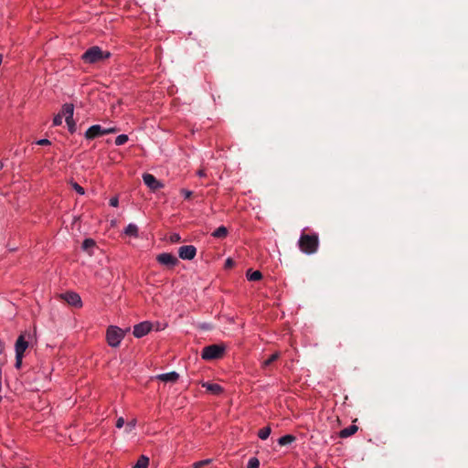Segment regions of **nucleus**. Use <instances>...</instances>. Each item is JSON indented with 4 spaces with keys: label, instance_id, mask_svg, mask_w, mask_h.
I'll return each instance as SVG.
<instances>
[{
    "label": "nucleus",
    "instance_id": "nucleus-1",
    "mask_svg": "<svg viewBox=\"0 0 468 468\" xmlns=\"http://www.w3.org/2000/svg\"><path fill=\"white\" fill-rule=\"evenodd\" d=\"M297 244L303 253L307 255L314 254L319 248V236L317 233L306 234L302 232Z\"/></svg>",
    "mask_w": 468,
    "mask_h": 468
},
{
    "label": "nucleus",
    "instance_id": "nucleus-2",
    "mask_svg": "<svg viewBox=\"0 0 468 468\" xmlns=\"http://www.w3.org/2000/svg\"><path fill=\"white\" fill-rule=\"evenodd\" d=\"M112 57V53L108 50H103L99 46H92L89 48L82 55L81 60L87 64H95L108 59Z\"/></svg>",
    "mask_w": 468,
    "mask_h": 468
},
{
    "label": "nucleus",
    "instance_id": "nucleus-3",
    "mask_svg": "<svg viewBox=\"0 0 468 468\" xmlns=\"http://www.w3.org/2000/svg\"><path fill=\"white\" fill-rule=\"evenodd\" d=\"M126 331L116 325H110L106 330V341L111 347H118L125 336Z\"/></svg>",
    "mask_w": 468,
    "mask_h": 468
},
{
    "label": "nucleus",
    "instance_id": "nucleus-4",
    "mask_svg": "<svg viewBox=\"0 0 468 468\" xmlns=\"http://www.w3.org/2000/svg\"><path fill=\"white\" fill-rule=\"evenodd\" d=\"M226 351L224 345H209L205 346L201 352V358L204 360H214L221 358Z\"/></svg>",
    "mask_w": 468,
    "mask_h": 468
},
{
    "label": "nucleus",
    "instance_id": "nucleus-5",
    "mask_svg": "<svg viewBox=\"0 0 468 468\" xmlns=\"http://www.w3.org/2000/svg\"><path fill=\"white\" fill-rule=\"evenodd\" d=\"M60 298L63 299L69 305L76 308H81L83 305L80 295L72 291H68L64 293H61Z\"/></svg>",
    "mask_w": 468,
    "mask_h": 468
},
{
    "label": "nucleus",
    "instance_id": "nucleus-6",
    "mask_svg": "<svg viewBox=\"0 0 468 468\" xmlns=\"http://www.w3.org/2000/svg\"><path fill=\"white\" fill-rule=\"evenodd\" d=\"M156 261L159 264L173 268L178 263L177 258L169 252H163L156 256Z\"/></svg>",
    "mask_w": 468,
    "mask_h": 468
},
{
    "label": "nucleus",
    "instance_id": "nucleus-7",
    "mask_svg": "<svg viewBox=\"0 0 468 468\" xmlns=\"http://www.w3.org/2000/svg\"><path fill=\"white\" fill-rule=\"evenodd\" d=\"M152 323L149 321L141 322L133 326V334L136 338H142L152 330Z\"/></svg>",
    "mask_w": 468,
    "mask_h": 468
},
{
    "label": "nucleus",
    "instance_id": "nucleus-8",
    "mask_svg": "<svg viewBox=\"0 0 468 468\" xmlns=\"http://www.w3.org/2000/svg\"><path fill=\"white\" fill-rule=\"evenodd\" d=\"M197 255V248L193 245H184L178 249V256L182 260L191 261Z\"/></svg>",
    "mask_w": 468,
    "mask_h": 468
},
{
    "label": "nucleus",
    "instance_id": "nucleus-9",
    "mask_svg": "<svg viewBox=\"0 0 468 468\" xmlns=\"http://www.w3.org/2000/svg\"><path fill=\"white\" fill-rule=\"evenodd\" d=\"M143 181L144 185L149 187L151 190L155 191L162 187H164V184L157 180L154 176L152 174L145 173L143 175Z\"/></svg>",
    "mask_w": 468,
    "mask_h": 468
},
{
    "label": "nucleus",
    "instance_id": "nucleus-10",
    "mask_svg": "<svg viewBox=\"0 0 468 468\" xmlns=\"http://www.w3.org/2000/svg\"><path fill=\"white\" fill-rule=\"evenodd\" d=\"M104 135V128H102L99 124H94L90 126L86 132H85V137L88 140L94 139L96 137Z\"/></svg>",
    "mask_w": 468,
    "mask_h": 468
},
{
    "label": "nucleus",
    "instance_id": "nucleus-11",
    "mask_svg": "<svg viewBox=\"0 0 468 468\" xmlns=\"http://www.w3.org/2000/svg\"><path fill=\"white\" fill-rule=\"evenodd\" d=\"M28 347V342L26 340L25 336L23 335H20L15 345V351L16 355H23L27 348Z\"/></svg>",
    "mask_w": 468,
    "mask_h": 468
},
{
    "label": "nucleus",
    "instance_id": "nucleus-12",
    "mask_svg": "<svg viewBox=\"0 0 468 468\" xmlns=\"http://www.w3.org/2000/svg\"><path fill=\"white\" fill-rule=\"evenodd\" d=\"M155 378L165 383H175L178 380L179 374L176 371H171L168 373L159 374Z\"/></svg>",
    "mask_w": 468,
    "mask_h": 468
},
{
    "label": "nucleus",
    "instance_id": "nucleus-13",
    "mask_svg": "<svg viewBox=\"0 0 468 468\" xmlns=\"http://www.w3.org/2000/svg\"><path fill=\"white\" fill-rule=\"evenodd\" d=\"M201 386L214 395H219L223 392V388L217 383L203 382Z\"/></svg>",
    "mask_w": 468,
    "mask_h": 468
},
{
    "label": "nucleus",
    "instance_id": "nucleus-14",
    "mask_svg": "<svg viewBox=\"0 0 468 468\" xmlns=\"http://www.w3.org/2000/svg\"><path fill=\"white\" fill-rule=\"evenodd\" d=\"M358 430V427L355 424H351L346 428H344L339 431V437L341 439L348 438L352 435H354Z\"/></svg>",
    "mask_w": 468,
    "mask_h": 468
},
{
    "label": "nucleus",
    "instance_id": "nucleus-15",
    "mask_svg": "<svg viewBox=\"0 0 468 468\" xmlns=\"http://www.w3.org/2000/svg\"><path fill=\"white\" fill-rule=\"evenodd\" d=\"M60 114L65 117V120L71 119L74 114V105L72 103H65L62 106Z\"/></svg>",
    "mask_w": 468,
    "mask_h": 468
},
{
    "label": "nucleus",
    "instance_id": "nucleus-16",
    "mask_svg": "<svg viewBox=\"0 0 468 468\" xmlns=\"http://www.w3.org/2000/svg\"><path fill=\"white\" fill-rule=\"evenodd\" d=\"M246 277L249 281L256 282L262 278V273L260 271L248 270Z\"/></svg>",
    "mask_w": 468,
    "mask_h": 468
},
{
    "label": "nucleus",
    "instance_id": "nucleus-17",
    "mask_svg": "<svg viewBox=\"0 0 468 468\" xmlns=\"http://www.w3.org/2000/svg\"><path fill=\"white\" fill-rule=\"evenodd\" d=\"M123 232L127 236L138 237V227L135 224H133V223H130L124 229Z\"/></svg>",
    "mask_w": 468,
    "mask_h": 468
},
{
    "label": "nucleus",
    "instance_id": "nucleus-18",
    "mask_svg": "<svg viewBox=\"0 0 468 468\" xmlns=\"http://www.w3.org/2000/svg\"><path fill=\"white\" fill-rule=\"evenodd\" d=\"M228 229L224 226H220L212 232V236L217 239H222L227 237Z\"/></svg>",
    "mask_w": 468,
    "mask_h": 468
},
{
    "label": "nucleus",
    "instance_id": "nucleus-19",
    "mask_svg": "<svg viewBox=\"0 0 468 468\" xmlns=\"http://www.w3.org/2000/svg\"><path fill=\"white\" fill-rule=\"evenodd\" d=\"M280 356H281L280 352H275L272 355H271L266 360H264L261 363V368L264 369V368L268 367L271 363L276 361L280 357Z\"/></svg>",
    "mask_w": 468,
    "mask_h": 468
},
{
    "label": "nucleus",
    "instance_id": "nucleus-20",
    "mask_svg": "<svg viewBox=\"0 0 468 468\" xmlns=\"http://www.w3.org/2000/svg\"><path fill=\"white\" fill-rule=\"evenodd\" d=\"M149 464V458L145 455H141L133 468H147Z\"/></svg>",
    "mask_w": 468,
    "mask_h": 468
},
{
    "label": "nucleus",
    "instance_id": "nucleus-21",
    "mask_svg": "<svg viewBox=\"0 0 468 468\" xmlns=\"http://www.w3.org/2000/svg\"><path fill=\"white\" fill-rule=\"evenodd\" d=\"M295 440H296L295 436H293L292 434H286V435L282 436L281 438H279L278 443L280 445L283 446V445L291 444Z\"/></svg>",
    "mask_w": 468,
    "mask_h": 468
},
{
    "label": "nucleus",
    "instance_id": "nucleus-22",
    "mask_svg": "<svg viewBox=\"0 0 468 468\" xmlns=\"http://www.w3.org/2000/svg\"><path fill=\"white\" fill-rule=\"evenodd\" d=\"M271 432V429L270 426H266L262 429H261L259 431H258V437L261 439V440H266L269 438L270 434Z\"/></svg>",
    "mask_w": 468,
    "mask_h": 468
},
{
    "label": "nucleus",
    "instance_id": "nucleus-23",
    "mask_svg": "<svg viewBox=\"0 0 468 468\" xmlns=\"http://www.w3.org/2000/svg\"><path fill=\"white\" fill-rule=\"evenodd\" d=\"M129 140L128 138V135L127 134H120L118 135L116 138H115V144L116 145H122L124 144L125 143H127Z\"/></svg>",
    "mask_w": 468,
    "mask_h": 468
},
{
    "label": "nucleus",
    "instance_id": "nucleus-24",
    "mask_svg": "<svg viewBox=\"0 0 468 468\" xmlns=\"http://www.w3.org/2000/svg\"><path fill=\"white\" fill-rule=\"evenodd\" d=\"M65 121L68 125L69 132L70 133H74L76 132V122H75L73 117L71 119H67Z\"/></svg>",
    "mask_w": 468,
    "mask_h": 468
},
{
    "label": "nucleus",
    "instance_id": "nucleus-25",
    "mask_svg": "<svg viewBox=\"0 0 468 468\" xmlns=\"http://www.w3.org/2000/svg\"><path fill=\"white\" fill-rule=\"evenodd\" d=\"M248 468H260V461L257 457H251L247 464Z\"/></svg>",
    "mask_w": 468,
    "mask_h": 468
},
{
    "label": "nucleus",
    "instance_id": "nucleus-26",
    "mask_svg": "<svg viewBox=\"0 0 468 468\" xmlns=\"http://www.w3.org/2000/svg\"><path fill=\"white\" fill-rule=\"evenodd\" d=\"M212 460L211 459H205V460H202V461H199V462H197L193 464V468H202L203 466L205 465H207L209 463H211Z\"/></svg>",
    "mask_w": 468,
    "mask_h": 468
},
{
    "label": "nucleus",
    "instance_id": "nucleus-27",
    "mask_svg": "<svg viewBox=\"0 0 468 468\" xmlns=\"http://www.w3.org/2000/svg\"><path fill=\"white\" fill-rule=\"evenodd\" d=\"M136 420L135 419H133L132 420L128 421L126 426H125V432L129 433L131 432L136 426Z\"/></svg>",
    "mask_w": 468,
    "mask_h": 468
},
{
    "label": "nucleus",
    "instance_id": "nucleus-28",
    "mask_svg": "<svg viewBox=\"0 0 468 468\" xmlns=\"http://www.w3.org/2000/svg\"><path fill=\"white\" fill-rule=\"evenodd\" d=\"M72 188L80 196L85 194L84 188L76 182L71 183Z\"/></svg>",
    "mask_w": 468,
    "mask_h": 468
},
{
    "label": "nucleus",
    "instance_id": "nucleus-29",
    "mask_svg": "<svg viewBox=\"0 0 468 468\" xmlns=\"http://www.w3.org/2000/svg\"><path fill=\"white\" fill-rule=\"evenodd\" d=\"M95 245V241L92 239H85L82 242V248L87 250Z\"/></svg>",
    "mask_w": 468,
    "mask_h": 468
},
{
    "label": "nucleus",
    "instance_id": "nucleus-30",
    "mask_svg": "<svg viewBox=\"0 0 468 468\" xmlns=\"http://www.w3.org/2000/svg\"><path fill=\"white\" fill-rule=\"evenodd\" d=\"M62 115L60 113L57 114L53 118V126H59L62 123Z\"/></svg>",
    "mask_w": 468,
    "mask_h": 468
},
{
    "label": "nucleus",
    "instance_id": "nucleus-31",
    "mask_svg": "<svg viewBox=\"0 0 468 468\" xmlns=\"http://www.w3.org/2000/svg\"><path fill=\"white\" fill-rule=\"evenodd\" d=\"M180 193L184 197L185 199L190 198L192 194H193V192L191 190H188V189H186V188H182L180 190Z\"/></svg>",
    "mask_w": 468,
    "mask_h": 468
},
{
    "label": "nucleus",
    "instance_id": "nucleus-32",
    "mask_svg": "<svg viewBox=\"0 0 468 468\" xmlns=\"http://www.w3.org/2000/svg\"><path fill=\"white\" fill-rule=\"evenodd\" d=\"M109 205L113 207H117L119 206V198L118 197H112L109 200Z\"/></svg>",
    "mask_w": 468,
    "mask_h": 468
},
{
    "label": "nucleus",
    "instance_id": "nucleus-33",
    "mask_svg": "<svg viewBox=\"0 0 468 468\" xmlns=\"http://www.w3.org/2000/svg\"><path fill=\"white\" fill-rule=\"evenodd\" d=\"M22 359H23V355L16 354V364H15L16 368L19 369L21 367Z\"/></svg>",
    "mask_w": 468,
    "mask_h": 468
},
{
    "label": "nucleus",
    "instance_id": "nucleus-34",
    "mask_svg": "<svg viewBox=\"0 0 468 468\" xmlns=\"http://www.w3.org/2000/svg\"><path fill=\"white\" fill-rule=\"evenodd\" d=\"M181 239V237L178 233H173L171 236H170V241L172 243H176V242H178L179 240Z\"/></svg>",
    "mask_w": 468,
    "mask_h": 468
},
{
    "label": "nucleus",
    "instance_id": "nucleus-35",
    "mask_svg": "<svg viewBox=\"0 0 468 468\" xmlns=\"http://www.w3.org/2000/svg\"><path fill=\"white\" fill-rule=\"evenodd\" d=\"M37 144L38 145H50L51 142L48 139H39L37 141Z\"/></svg>",
    "mask_w": 468,
    "mask_h": 468
},
{
    "label": "nucleus",
    "instance_id": "nucleus-36",
    "mask_svg": "<svg viewBox=\"0 0 468 468\" xmlns=\"http://www.w3.org/2000/svg\"><path fill=\"white\" fill-rule=\"evenodd\" d=\"M124 419L122 417H120L116 420V428L121 429L124 426Z\"/></svg>",
    "mask_w": 468,
    "mask_h": 468
},
{
    "label": "nucleus",
    "instance_id": "nucleus-37",
    "mask_svg": "<svg viewBox=\"0 0 468 468\" xmlns=\"http://www.w3.org/2000/svg\"><path fill=\"white\" fill-rule=\"evenodd\" d=\"M116 132H117V128L116 127H111V128L104 129V134L114 133Z\"/></svg>",
    "mask_w": 468,
    "mask_h": 468
},
{
    "label": "nucleus",
    "instance_id": "nucleus-38",
    "mask_svg": "<svg viewBox=\"0 0 468 468\" xmlns=\"http://www.w3.org/2000/svg\"><path fill=\"white\" fill-rule=\"evenodd\" d=\"M197 176L199 177H205L207 176L206 171L204 169H199L197 172Z\"/></svg>",
    "mask_w": 468,
    "mask_h": 468
},
{
    "label": "nucleus",
    "instance_id": "nucleus-39",
    "mask_svg": "<svg viewBox=\"0 0 468 468\" xmlns=\"http://www.w3.org/2000/svg\"><path fill=\"white\" fill-rule=\"evenodd\" d=\"M3 349H4V345H3L2 341L0 340V354H2Z\"/></svg>",
    "mask_w": 468,
    "mask_h": 468
},
{
    "label": "nucleus",
    "instance_id": "nucleus-40",
    "mask_svg": "<svg viewBox=\"0 0 468 468\" xmlns=\"http://www.w3.org/2000/svg\"><path fill=\"white\" fill-rule=\"evenodd\" d=\"M226 264H227V265H231V264H232L231 260H230V259H228V260L226 261Z\"/></svg>",
    "mask_w": 468,
    "mask_h": 468
},
{
    "label": "nucleus",
    "instance_id": "nucleus-41",
    "mask_svg": "<svg viewBox=\"0 0 468 468\" xmlns=\"http://www.w3.org/2000/svg\"><path fill=\"white\" fill-rule=\"evenodd\" d=\"M4 167V164L2 161H0V170Z\"/></svg>",
    "mask_w": 468,
    "mask_h": 468
},
{
    "label": "nucleus",
    "instance_id": "nucleus-42",
    "mask_svg": "<svg viewBox=\"0 0 468 468\" xmlns=\"http://www.w3.org/2000/svg\"><path fill=\"white\" fill-rule=\"evenodd\" d=\"M314 468H322V466H320V465H316Z\"/></svg>",
    "mask_w": 468,
    "mask_h": 468
}]
</instances>
